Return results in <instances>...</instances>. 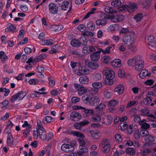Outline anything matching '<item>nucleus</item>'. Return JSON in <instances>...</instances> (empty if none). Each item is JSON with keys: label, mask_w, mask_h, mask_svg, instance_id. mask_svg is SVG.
I'll list each match as a JSON object with an SVG mask.
<instances>
[{"label": "nucleus", "mask_w": 156, "mask_h": 156, "mask_svg": "<svg viewBox=\"0 0 156 156\" xmlns=\"http://www.w3.org/2000/svg\"><path fill=\"white\" fill-rule=\"evenodd\" d=\"M7 57L3 51H1L0 52V58L2 60V61H5L7 58Z\"/></svg>", "instance_id": "8fccbe9b"}, {"label": "nucleus", "mask_w": 156, "mask_h": 156, "mask_svg": "<svg viewBox=\"0 0 156 156\" xmlns=\"http://www.w3.org/2000/svg\"><path fill=\"white\" fill-rule=\"evenodd\" d=\"M113 73V71L110 70L108 72H105V75L106 76V77L113 80L114 77Z\"/></svg>", "instance_id": "7c9ffc66"}, {"label": "nucleus", "mask_w": 156, "mask_h": 156, "mask_svg": "<svg viewBox=\"0 0 156 156\" xmlns=\"http://www.w3.org/2000/svg\"><path fill=\"white\" fill-rule=\"evenodd\" d=\"M39 134L40 138L43 140H45L47 138L46 133L45 131H42V132H39Z\"/></svg>", "instance_id": "49530a36"}, {"label": "nucleus", "mask_w": 156, "mask_h": 156, "mask_svg": "<svg viewBox=\"0 0 156 156\" xmlns=\"http://www.w3.org/2000/svg\"><path fill=\"white\" fill-rule=\"evenodd\" d=\"M112 48V45H110L106 48L105 50L101 48H99V50L100 51V53L102 52L103 54H106L110 53V50Z\"/></svg>", "instance_id": "bb28decb"}, {"label": "nucleus", "mask_w": 156, "mask_h": 156, "mask_svg": "<svg viewBox=\"0 0 156 156\" xmlns=\"http://www.w3.org/2000/svg\"><path fill=\"white\" fill-rule=\"evenodd\" d=\"M143 14L142 13L137 14L134 17V19L137 23L140 21L143 18Z\"/></svg>", "instance_id": "72a5a7b5"}, {"label": "nucleus", "mask_w": 156, "mask_h": 156, "mask_svg": "<svg viewBox=\"0 0 156 156\" xmlns=\"http://www.w3.org/2000/svg\"><path fill=\"white\" fill-rule=\"evenodd\" d=\"M134 34L133 32H129L125 34L122 37V41L125 46H131L134 41Z\"/></svg>", "instance_id": "f03ea898"}, {"label": "nucleus", "mask_w": 156, "mask_h": 156, "mask_svg": "<svg viewBox=\"0 0 156 156\" xmlns=\"http://www.w3.org/2000/svg\"><path fill=\"white\" fill-rule=\"evenodd\" d=\"M70 44L73 47L78 48L80 46L79 39H77L76 38H73L71 41Z\"/></svg>", "instance_id": "f3484780"}, {"label": "nucleus", "mask_w": 156, "mask_h": 156, "mask_svg": "<svg viewBox=\"0 0 156 156\" xmlns=\"http://www.w3.org/2000/svg\"><path fill=\"white\" fill-rule=\"evenodd\" d=\"M87 27L90 30L93 31L95 30V24L92 21H90L88 22L87 24Z\"/></svg>", "instance_id": "c756f323"}, {"label": "nucleus", "mask_w": 156, "mask_h": 156, "mask_svg": "<svg viewBox=\"0 0 156 156\" xmlns=\"http://www.w3.org/2000/svg\"><path fill=\"white\" fill-rule=\"evenodd\" d=\"M129 32V29L122 28L120 31V34H126Z\"/></svg>", "instance_id": "e2e57ef3"}, {"label": "nucleus", "mask_w": 156, "mask_h": 156, "mask_svg": "<svg viewBox=\"0 0 156 156\" xmlns=\"http://www.w3.org/2000/svg\"><path fill=\"white\" fill-rule=\"evenodd\" d=\"M136 101L135 100H133L128 102L126 106L127 108H129L130 107H132L135 105Z\"/></svg>", "instance_id": "13d9d810"}, {"label": "nucleus", "mask_w": 156, "mask_h": 156, "mask_svg": "<svg viewBox=\"0 0 156 156\" xmlns=\"http://www.w3.org/2000/svg\"><path fill=\"white\" fill-rule=\"evenodd\" d=\"M114 83L113 80L111 79L105 77L104 80V83L106 85H111L113 84Z\"/></svg>", "instance_id": "a18cd8bd"}, {"label": "nucleus", "mask_w": 156, "mask_h": 156, "mask_svg": "<svg viewBox=\"0 0 156 156\" xmlns=\"http://www.w3.org/2000/svg\"><path fill=\"white\" fill-rule=\"evenodd\" d=\"M83 35L85 36H91L92 37L94 35V34L91 32L89 31H86L82 32V33Z\"/></svg>", "instance_id": "5fc2aeb1"}, {"label": "nucleus", "mask_w": 156, "mask_h": 156, "mask_svg": "<svg viewBox=\"0 0 156 156\" xmlns=\"http://www.w3.org/2000/svg\"><path fill=\"white\" fill-rule=\"evenodd\" d=\"M92 86L94 87V93H97L98 92V89L101 88L103 86V84L99 82H94L92 83Z\"/></svg>", "instance_id": "ddd939ff"}, {"label": "nucleus", "mask_w": 156, "mask_h": 156, "mask_svg": "<svg viewBox=\"0 0 156 156\" xmlns=\"http://www.w3.org/2000/svg\"><path fill=\"white\" fill-rule=\"evenodd\" d=\"M102 143V145H103L102 147H103L104 151L106 152L109 150L110 146L109 144H108V141L107 140H103Z\"/></svg>", "instance_id": "4be33fe9"}, {"label": "nucleus", "mask_w": 156, "mask_h": 156, "mask_svg": "<svg viewBox=\"0 0 156 156\" xmlns=\"http://www.w3.org/2000/svg\"><path fill=\"white\" fill-rule=\"evenodd\" d=\"M61 149L66 152H71L74 150L73 145L71 144H64L61 147Z\"/></svg>", "instance_id": "39448f33"}, {"label": "nucleus", "mask_w": 156, "mask_h": 156, "mask_svg": "<svg viewBox=\"0 0 156 156\" xmlns=\"http://www.w3.org/2000/svg\"><path fill=\"white\" fill-rule=\"evenodd\" d=\"M46 57V55L44 54H41L34 59V61H35L36 62H37L45 59Z\"/></svg>", "instance_id": "c85d7f7f"}, {"label": "nucleus", "mask_w": 156, "mask_h": 156, "mask_svg": "<svg viewBox=\"0 0 156 156\" xmlns=\"http://www.w3.org/2000/svg\"><path fill=\"white\" fill-rule=\"evenodd\" d=\"M121 124L120 127L122 130H126L127 129L128 126V123L127 122H125L122 123V125Z\"/></svg>", "instance_id": "774afa93"}, {"label": "nucleus", "mask_w": 156, "mask_h": 156, "mask_svg": "<svg viewBox=\"0 0 156 156\" xmlns=\"http://www.w3.org/2000/svg\"><path fill=\"white\" fill-rule=\"evenodd\" d=\"M141 118L140 116L139 115H134L133 120L136 123H139L140 122Z\"/></svg>", "instance_id": "4d7b16f0"}, {"label": "nucleus", "mask_w": 156, "mask_h": 156, "mask_svg": "<svg viewBox=\"0 0 156 156\" xmlns=\"http://www.w3.org/2000/svg\"><path fill=\"white\" fill-rule=\"evenodd\" d=\"M104 95L107 99H110L111 98L112 94L110 92L105 91L104 93Z\"/></svg>", "instance_id": "864d4df0"}, {"label": "nucleus", "mask_w": 156, "mask_h": 156, "mask_svg": "<svg viewBox=\"0 0 156 156\" xmlns=\"http://www.w3.org/2000/svg\"><path fill=\"white\" fill-rule=\"evenodd\" d=\"M23 127H26L27 129L23 132V134L25 138L27 137V134L29 133L31 129L30 125L29 124L27 121H25L24 124L23 125Z\"/></svg>", "instance_id": "423d86ee"}, {"label": "nucleus", "mask_w": 156, "mask_h": 156, "mask_svg": "<svg viewBox=\"0 0 156 156\" xmlns=\"http://www.w3.org/2000/svg\"><path fill=\"white\" fill-rule=\"evenodd\" d=\"M88 78L86 76H82L80 78L79 81L81 84L87 83L88 81Z\"/></svg>", "instance_id": "f704fd0d"}, {"label": "nucleus", "mask_w": 156, "mask_h": 156, "mask_svg": "<svg viewBox=\"0 0 156 156\" xmlns=\"http://www.w3.org/2000/svg\"><path fill=\"white\" fill-rule=\"evenodd\" d=\"M100 101V99L98 97L92 96L89 104L91 106L97 105L98 104Z\"/></svg>", "instance_id": "f8f14e48"}, {"label": "nucleus", "mask_w": 156, "mask_h": 156, "mask_svg": "<svg viewBox=\"0 0 156 156\" xmlns=\"http://www.w3.org/2000/svg\"><path fill=\"white\" fill-rule=\"evenodd\" d=\"M107 23V21L106 19H103L102 20L98 19L96 21V25L98 26H104Z\"/></svg>", "instance_id": "b1692460"}, {"label": "nucleus", "mask_w": 156, "mask_h": 156, "mask_svg": "<svg viewBox=\"0 0 156 156\" xmlns=\"http://www.w3.org/2000/svg\"><path fill=\"white\" fill-rule=\"evenodd\" d=\"M137 8V5L136 4L133 3L128 6V9H130L131 10V12L135 11Z\"/></svg>", "instance_id": "79ce46f5"}, {"label": "nucleus", "mask_w": 156, "mask_h": 156, "mask_svg": "<svg viewBox=\"0 0 156 156\" xmlns=\"http://www.w3.org/2000/svg\"><path fill=\"white\" fill-rule=\"evenodd\" d=\"M127 63L130 66H135V69L136 71H140L144 68V62L141 59L140 56H135L133 58L128 60Z\"/></svg>", "instance_id": "f257e3e1"}, {"label": "nucleus", "mask_w": 156, "mask_h": 156, "mask_svg": "<svg viewBox=\"0 0 156 156\" xmlns=\"http://www.w3.org/2000/svg\"><path fill=\"white\" fill-rule=\"evenodd\" d=\"M70 117L72 120L78 121L81 119V115L79 113L73 112L71 113Z\"/></svg>", "instance_id": "0eeeda50"}, {"label": "nucleus", "mask_w": 156, "mask_h": 156, "mask_svg": "<svg viewBox=\"0 0 156 156\" xmlns=\"http://www.w3.org/2000/svg\"><path fill=\"white\" fill-rule=\"evenodd\" d=\"M115 137L116 142L118 143H120L122 140V138L119 134L117 133L115 135Z\"/></svg>", "instance_id": "c03bdc74"}, {"label": "nucleus", "mask_w": 156, "mask_h": 156, "mask_svg": "<svg viewBox=\"0 0 156 156\" xmlns=\"http://www.w3.org/2000/svg\"><path fill=\"white\" fill-rule=\"evenodd\" d=\"M92 94H85L82 98V99L83 102L85 103L89 102L91 100Z\"/></svg>", "instance_id": "dca6fc26"}, {"label": "nucleus", "mask_w": 156, "mask_h": 156, "mask_svg": "<svg viewBox=\"0 0 156 156\" xmlns=\"http://www.w3.org/2000/svg\"><path fill=\"white\" fill-rule=\"evenodd\" d=\"M79 40L80 42V45H82L83 46H85L87 44V41L85 38L83 37L79 38Z\"/></svg>", "instance_id": "09e8293b"}, {"label": "nucleus", "mask_w": 156, "mask_h": 156, "mask_svg": "<svg viewBox=\"0 0 156 156\" xmlns=\"http://www.w3.org/2000/svg\"><path fill=\"white\" fill-rule=\"evenodd\" d=\"M115 19L117 22L122 21L124 19L123 16L121 14H119L116 16L115 17Z\"/></svg>", "instance_id": "603ef678"}, {"label": "nucleus", "mask_w": 156, "mask_h": 156, "mask_svg": "<svg viewBox=\"0 0 156 156\" xmlns=\"http://www.w3.org/2000/svg\"><path fill=\"white\" fill-rule=\"evenodd\" d=\"M26 95V93L25 92L21 91L18 92L11 97L10 101L12 102H14L16 100L20 101Z\"/></svg>", "instance_id": "7ed1b4c3"}, {"label": "nucleus", "mask_w": 156, "mask_h": 156, "mask_svg": "<svg viewBox=\"0 0 156 156\" xmlns=\"http://www.w3.org/2000/svg\"><path fill=\"white\" fill-rule=\"evenodd\" d=\"M149 134V132L147 130L142 129L140 131V135L142 137L145 138Z\"/></svg>", "instance_id": "37998d69"}, {"label": "nucleus", "mask_w": 156, "mask_h": 156, "mask_svg": "<svg viewBox=\"0 0 156 156\" xmlns=\"http://www.w3.org/2000/svg\"><path fill=\"white\" fill-rule=\"evenodd\" d=\"M87 66L89 68L94 69H97L98 67L97 62H89L87 64Z\"/></svg>", "instance_id": "393cba45"}, {"label": "nucleus", "mask_w": 156, "mask_h": 156, "mask_svg": "<svg viewBox=\"0 0 156 156\" xmlns=\"http://www.w3.org/2000/svg\"><path fill=\"white\" fill-rule=\"evenodd\" d=\"M126 152L127 154L131 156H134L135 154L134 149L132 147H128L126 150Z\"/></svg>", "instance_id": "cd10ccee"}, {"label": "nucleus", "mask_w": 156, "mask_h": 156, "mask_svg": "<svg viewBox=\"0 0 156 156\" xmlns=\"http://www.w3.org/2000/svg\"><path fill=\"white\" fill-rule=\"evenodd\" d=\"M140 114L143 116H147L150 113V111L146 109H142L140 110Z\"/></svg>", "instance_id": "ea45409f"}, {"label": "nucleus", "mask_w": 156, "mask_h": 156, "mask_svg": "<svg viewBox=\"0 0 156 156\" xmlns=\"http://www.w3.org/2000/svg\"><path fill=\"white\" fill-rule=\"evenodd\" d=\"M121 2L120 0H114L111 3L112 5L114 7H117L121 5Z\"/></svg>", "instance_id": "a19ab883"}, {"label": "nucleus", "mask_w": 156, "mask_h": 156, "mask_svg": "<svg viewBox=\"0 0 156 156\" xmlns=\"http://www.w3.org/2000/svg\"><path fill=\"white\" fill-rule=\"evenodd\" d=\"M83 111L87 115H91L93 114L94 113V111L91 109H86L85 108Z\"/></svg>", "instance_id": "bf43d9fd"}, {"label": "nucleus", "mask_w": 156, "mask_h": 156, "mask_svg": "<svg viewBox=\"0 0 156 156\" xmlns=\"http://www.w3.org/2000/svg\"><path fill=\"white\" fill-rule=\"evenodd\" d=\"M104 10L107 13H113L114 12L113 8L112 7H108L104 8Z\"/></svg>", "instance_id": "6e6d98bb"}, {"label": "nucleus", "mask_w": 156, "mask_h": 156, "mask_svg": "<svg viewBox=\"0 0 156 156\" xmlns=\"http://www.w3.org/2000/svg\"><path fill=\"white\" fill-rule=\"evenodd\" d=\"M49 10L52 13L56 14L58 10V7L55 4L51 3L49 4Z\"/></svg>", "instance_id": "4468645a"}, {"label": "nucleus", "mask_w": 156, "mask_h": 156, "mask_svg": "<svg viewBox=\"0 0 156 156\" xmlns=\"http://www.w3.org/2000/svg\"><path fill=\"white\" fill-rule=\"evenodd\" d=\"M96 47L93 46H90L88 47H84L82 49L83 53L85 54L90 53L96 51Z\"/></svg>", "instance_id": "6e6552de"}, {"label": "nucleus", "mask_w": 156, "mask_h": 156, "mask_svg": "<svg viewBox=\"0 0 156 156\" xmlns=\"http://www.w3.org/2000/svg\"><path fill=\"white\" fill-rule=\"evenodd\" d=\"M92 120L94 122H98L101 121V118L99 115H97L93 117Z\"/></svg>", "instance_id": "0e129e2a"}, {"label": "nucleus", "mask_w": 156, "mask_h": 156, "mask_svg": "<svg viewBox=\"0 0 156 156\" xmlns=\"http://www.w3.org/2000/svg\"><path fill=\"white\" fill-rule=\"evenodd\" d=\"M100 51L99 50L96 51L90 55V58L92 61H97L100 58Z\"/></svg>", "instance_id": "9d476101"}, {"label": "nucleus", "mask_w": 156, "mask_h": 156, "mask_svg": "<svg viewBox=\"0 0 156 156\" xmlns=\"http://www.w3.org/2000/svg\"><path fill=\"white\" fill-rule=\"evenodd\" d=\"M101 75L100 74L96 73L94 74L93 76V78L94 80L95 81H98L101 79Z\"/></svg>", "instance_id": "3c124183"}, {"label": "nucleus", "mask_w": 156, "mask_h": 156, "mask_svg": "<svg viewBox=\"0 0 156 156\" xmlns=\"http://www.w3.org/2000/svg\"><path fill=\"white\" fill-rule=\"evenodd\" d=\"M145 140L148 143H153L155 141V137L149 134L144 138Z\"/></svg>", "instance_id": "a878e982"}, {"label": "nucleus", "mask_w": 156, "mask_h": 156, "mask_svg": "<svg viewBox=\"0 0 156 156\" xmlns=\"http://www.w3.org/2000/svg\"><path fill=\"white\" fill-rule=\"evenodd\" d=\"M73 86L75 89L77 90H78L80 88H83V85H81L78 83H74Z\"/></svg>", "instance_id": "680f3d73"}, {"label": "nucleus", "mask_w": 156, "mask_h": 156, "mask_svg": "<svg viewBox=\"0 0 156 156\" xmlns=\"http://www.w3.org/2000/svg\"><path fill=\"white\" fill-rule=\"evenodd\" d=\"M87 71L86 67L84 66H80L79 68L78 74L80 75H86L87 74Z\"/></svg>", "instance_id": "5701e85b"}, {"label": "nucleus", "mask_w": 156, "mask_h": 156, "mask_svg": "<svg viewBox=\"0 0 156 156\" xmlns=\"http://www.w3.org/2000/svg\"><path fill=\"white\" fill-rule=\"evenodd\" d=\"M90 133L92 137L94 139H99L101 135L100 132L97 131L91 130Z\"/></svg>", "instance_id": "412c9836"}, {"label": "nucleus", "mask_w": 156, "mask_h": 156, "mask_svg": "<svg viewBox=\"0 0 156 156\" xmlns=\"http://www.w3.org/2000/svg\"><path fill=\"white\" fill-rule=\"evenodd\" d=\"M63 26L62 25H49V29H50L51 31H54L56 32L61 30L63 28Z\"/></svg>", "instance_id": "9b49d317"}, {"label": "nucleus", "mask_w": 156, "mask_h": 156, "mask_svg": "<svg viewBox=\"0 0 156 156\" xmlns=\"http://www.w3.org/2000/svg\"><path fill=\"white\" fill-rule=\"evenodd\" d=\"M9 30L13 32L14 33L16 32V27H14L11 24H9Z\"/></svg>", "instance_id": "69168bd1"}, {"label": "nucleus", "mask_w": 156, "mask_h": 156, "mask_svg": "<svg viewBox=\"0 0 156 156\" xmlns=\"http://www.w3.org/2000/svg\"><path fill=\"white\" fill-rule=\"evenodd\" d=\"M145 145H144L143 146V148L140 150V154L143 156H145L151 153V150L150 149L145 148L144 147Z\"/></svg>", "instance_id": "a211bd4d"}, {"label": "nucleus", "mask_w": 156, "mask_h": 156, "mask_svg": "<svg viewBox=\"0 0 156 156\" xmlns=\"http://www.w3.org/2000/svg\"><path fill=\"white\" fill-rule=\"evenodd\" d=\"M133 135L135 139L137 140L139 139L140 135V132L139 130H137L135 131H134L133 132Z\"/></svg>", "instance_id": "052dcab7"}, {"label": "nucleus", "mask_w": 156, "mask_h": 156, "mask_svg": "<svg viewBox=\"0 0 156 156\" xmlns=\"http://www.w3.org/2000/svg\"><path fill=\"white\" fill-rule=\"evenodd\" d=\"M152 101L151 97L147 96L143 100L144 103L145 105H149Z\"/></svg>", "instance_id": "58836bf2"}, {"label": "nucleus", "mask_w": 156, "mask_h": 156, "mask_svg": "<svg viewBox=\"0 0 156 156\" xmlns=\"http://www.w3.org/2000/svg\"><path fill=\"white\" fill-rule=\"evenodd\" d=\"M59 48L57 44H55L49 50V53L53 54L56 53Z\"/></svg>", "instance_id": "2f4dec72"}, {"label": "nucleus", "mask_w": 156, "mask_h": 156, "mask_svg": "<svg viewBox=\"0 0 156 156\" xmlns=\"http://www.w3.org/2000/svg\"><path fill=\"white\" fill-rule=\"evenodd\" d=\"M124 90V86L122 85H119L115 89L114 91L119 95L121 94Z\"/></svg>", "instance_id": "6ab92c4d"}, {"label": "nucleus", "mask_w": 156, "mask_h": 156, "mask_svg": "<svg viewBox=\"0 0 156 156\" xmlns=\"http://www.w3.org/2000/svg\"><path fill=\"white\" fill-rule=\"evenodd\" d=\"M89 90L87 88H80L78 92V94L79 96H81L85 93L87 92Z\"/></svg>", "instance_id": "4c0bfd02"}, {"label": "nucleus", "mask_w": 156, "mask_h": 156, "mask_svg": "<svg viewBox=\"0 0 156 156\" xmlns=\"http://www.w3.org/2000/svg\"><path fill=\"white\" fill-rule=\"evenodd\" d=\"M112 65L115 68H119L121 66V61L119 59H115L112 62Z\"/></svg>", "instance_id": "aec40b11"}, {"label": "nucleus", "mask_w": 156, "mask_h": 156, "mask_svg": "<svg viewBox=\"0 0 156 156\" xmlns=\"http://www.w3.org/2000/svg\"><path fill=\"white\" fill-rule=\"evenodd\" d=\"M151 75L150 73H148L147 69H144L142 70L139 74V77L141 79L144 78L146 76H150Z\"/></svg>", "instance_id": "2eb2a0df"}, {"label": "nucleus", "mask_w": 156, "mask_h": 156, "mask_svg": "<svg viewBox=\"0 0 156 156\" xmlns=\"http://www.w3.org/2000/svg\"><path fill=\"white\" fill-rule=\"evenodd\" d=\"M147 120L144 119L141 120L139 123V124L141 126V128L142 129L147 130L150 127V124L147 123Z\"/></svg>", "instance_id": "1a4fd4ad"}, {"label": "nucleus", "mask_w": 156, "mask_h": 156, "mask_svg": "<svg viewBox=\"0 0 156 156\" xmlns=\"http://www.w3.org/2000/svg\"><path fill=\"white\" fill-rule=\"evenodd\" d=\"M106 107V105L104 103H101L98 106L96 107L95 108L99 111L105 108Z\"/></svg>", "instance_id": "de8ad7c7"}, {"label": "nucleus", "mask_w": 156, "mask_h": 156, "mask_svg": "<svg viewBox=\"0 0 156 156\" xmlns=\"http://www.w3.org/2000/svg\"><path fill=\"white\" fill-rule=\"evenodd\" d=\"M79 149L80 152L82 154L87 153L88 151L87 147L85 146H79Z\"/></svg>", "instance_id": "e433bc0d"}, {"label": "nucleus", "mask_w": 156, "mask_h": 156, "mask_svg": "<svg viewBox=\"0 0 156 156\" xmlns=\"http://www.w3.org/2000/svg\"><path fill=\"white\" fill-rule=\"evenodd\" d=\"M38 82H39V81L37 80L34 79L30 80L29 81V83L31 85H35L37 84Z\"/></svg>", "instance_id": "338daca9"}, {"label": "nucleus", "mask_w": 156, "mask_h": 156, "mask_svg": "<svg viewBox=\"0 0 156 156\" xmlns=\"http://www.w3.org/2000/svg\"><path fill=\"white\" fill-rule=\"evenodd\" d=\"M69 2L68 1H65L62 2L61 5V9L62 10H66L68 8Z\"/></svg>", "instance_id": "473e14b6"}, {"label": "nucleus", "mask_w": 156, "mask_h": 156, "mask_svg": "<svg viewBox=\"0 0 156 156\" xmlns=\"http://www.w3.org/2000/svg\"><path fill=\"white\" fill-rule=\"evenodd\" d=\"M147 45L149 48H156V40L153 36L149 35L148 37Z\"/></svg>", "instance_id": "20e7f679"}, {"label": "nucleus", "mask_w": 156, "mask_h": 156, "mask_svg": "<svg viewBox=\"0 0 156 156\" xmlns=\"http://www.w3.org/2000/svg\"><path fill=\"white\" fill-rule=\"evenodd\" d=\"M71 133L73 134L74 136L78 137L82 139L83 138L85 137L83 134L79 132L75 131H72Z\"/></svg>", "instance_id": "c9c22d12"}]
</instances>
